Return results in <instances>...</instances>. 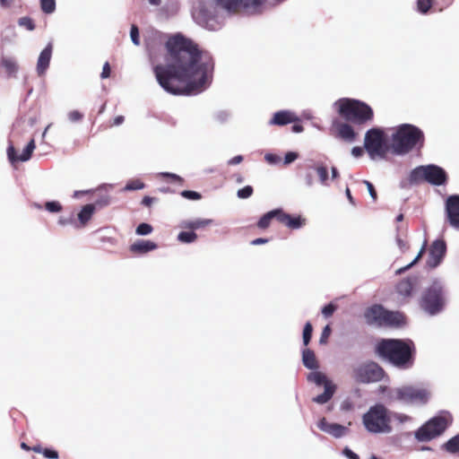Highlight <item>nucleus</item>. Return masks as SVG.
Segmentation results:
<instances>
[{
	"label": "nucleus",
	"instance_id": "nucleus-1",
	"mask_svg": "<svg viewBox=\"0 0 459 459\" xmlns=\"http://www.w3.org/2000/svg\"><path fill=\"white\" fill-rule=\"evenodd\" d=\"M166 65L153 68L159 84L175 95H189L204 91L214 68L212 58L203 56L198 45L177 33L165 43Z\"/></svg>",
	"mask_w": 459,
	"mask_h": 459
},
{
	"label": "nucleus",
	"instance_id": "nucleus-2",
	"mask_svg": "<svg viewBox=\"0 0 459 459\" xmlns=\"http://www.w3.org/2000/svg\"><path fill=\"white\" fill-rule=\"evenodd\" d=\"M374 353L381 360L404 370L414 365L416 347L410 339L383 338L376 343Z\"/></svg>",
	"mask_w": 459,
	"mask_h": 459
},
{
	"label": "nucleus",
	"instance_id": "nucleus-3",
	"mask_svg": "<svg viewBox=\"0 0 459 459\" xmlns=\"http://www.w3.org/2000/svg\"><path fill=\"white\" fill-rule=\"evenodd\" d=\"M423 143L424 134L419 127L411 124H403L392 135L391 149L394 154L404 155L417 144L421 147Z\"/></svg>",
	"mask_w": 459,
	"mask_h": 459
},
{
	"label": "nucleus",
	"instance_id": "nucleus-4",
	"mask_svg": "<svg viewBox=\"0 0 459 459\" xmlns=\"http://www.w3.org/2000/svg\"><path fill=\"white\" fill-rule=\"evenodd\" d=\"M335 105L338 107V113L341 117L356 125H363L371 121L374 117L372 108L360 100L341 99Z\"/></svg>",
	"mask_w": 459,
	"mask_h": 459
},
{
	"label": "nucleus",
	"instance_id": "nucleus-5",
	"mask_svg": "<svg viewBox=\"0 0 459 459\" xmlns=\"http://www.w3.org/2000/svg\"><path fill=\"white\" fill-rule=\"evenodd\" d=\"M362 422L365 429L373 434L390 433L392 431L389 411L381 403L371 406L363 415Z\"/></svg>",
	"mask_w": 459,
	"mask_h": 459
},
{
	"label": "nucleus",
	"instance_id": "nucleus-6",
	"mask_svg": "<svg viewBox=\"0 0 459 459\" xmlns=\"http://www.w3.org/2000/svg\"><path fill=\"white\" fill-rule=\"evenodd\" d=\"M364 318L369 325L399 326L404 322V316L400 312L385 309L382 305L375 304L364 311Z\"/></svg>",
	"mask_w": 459,
	"mask_h": 459
},
{
	"label": "nucleus",
	"instance_id": "nucleus-7",
	"mask_svg": "<svg viewBox=\"0 0 459 459\" xmlns=\"http://www.w3.org/2000/svg\"><path fill=\"white\" fill-rule=\"evenodd\" d=\"M446 305L444 287L434 281L421 294L420 307L428 314L434 316L443 310Z\"/></svg>",
	"mask_w": 459,
	"mask_h": 459
},
{
	"label": "nucleus",
	"instance_id": "nucleus-8",
	"mask_svg": "<svg viewBox=\"0 0 459 459\" xmlns=\"http://www.w3.org/2000/svg\"><path fill=\"white\" fill-rule=\"evenodd\" d=\"M429 392L417 385H405L394 388L390 394V399L409 404H426L429 399Z\"/></svg>",
	"mask_w": 459,
	"mask_h": 459
},
{
	"label": "nucleus",
	"instance_id": "nucleus-9",
	"mask_svg": "<svg viewBox=\"0 0 459 459\" xmlns=\"http://www.w3.org/2000/svg\"><path fill=\"white\" fill-rule=\"evenodd\" d=\"M351 377L356 383L371 384L382 381L387 374L378 363L368 360L354 367Z\"/></svg>",
	"mask_w": 459,
	"mask_h": 459
},
{
	"label": "nucleus",
	"instance_id": "nucleus-10",
	"mask_svg": "<svg viewBox=\"0 0 459 459\" xmlns=\"http://www.w3.org/2000/svg\"><path fill=\"white\" fill-rule=\"evenodd\" d=\"M411 182L427 181L434 186H441L446 183V172L437 165L419 166L410 175Z\"/></svg>",
	"mask_w": 459,
	"mask_h": 459
},
{
	"label": "nucleus",
	"instance_id": "nucleus-11",
	"mask_svg": "<svg viewBox=\"0 0 459 459\" xmlns=\"http://www.w3.org/2000/svg\"><path fill=\"white\" fill-rule=\"evenodd\" d=\"M364 148L371 159L385 158L387 152L385 132L381 128H371L367 131L364 139Z\"/></svg>",
	"mask_w": 459,
	"mask_h": 459
},
{
	"label": "nucleus",
	"instance_id": "nucleus-12",
	"mask_svg": "<svg viewBox=\"0 0 459 459\" xmlns=\"http://www.w3.org/2000/svg\"><path fill=\"white\" fill-rule=\"evenodd\" d=\"M448 427L446 417L437 416L423 424L415 432V438L420 442H428L439 437Z\"/></svg>",
	"mask_w": 459,
	"mask_h": 459
},
{
	"label": "nucleus",
	"instance_id": "nucleus-13",
	"mask_svg": "<svg viewBox=\"0 0 459 459\" xmlns=\"http://www.w3.org/2000/svg\"><path fill=\"white\" fill-rule=\"evenodd\" d=\"M332 131L334 137L347 143L355 142L358 135L352 126L346 122L334 121L332 126Z\"/></svg>",
	"mask_w": 459,
	"mask_h": 459
},
{
	"label": "nucleus",
	"instance_id": "nucleus-14",
	"mask_svg": "<svg viewBox=\"0 0 459 459\" xmlns=\"http://www.w3.org/2000/svg\"><path fill=\"white\" fill-rule=\"evenodd\" d=\"M446 251V245L443 239L435 240L429 250L427 264L430 268L437 267L443 260Z\"/></svg>",
	"mask_w": 459,
	"mask_h": 459
},
{
	"label": "nucleus",
	"instance_id": "nucleus-15",
	"mask_svg": "<svg viewBox=\"0 0 459 459\" xmlns=\"http://www.w3.org/2000/svg\"><path fill=\"white\" fill-rule=\"evenodd\" d=\"M264 0H216L217 4L229 13H237L241 8L256 7Z\"/></svg>",
	"mask_w": 459,
	"mask_h": 459
},
{
	"label": "nucleus",
	"instance_id": "nucleus-16",
	"mask_svg": "<svg viewBox=\"0 0 459 459\" xmlns=\"http://www.w3.org/2000/svg\"><path fill=\"white\" fill-rule=\"evenodd\" d=\"M446 214L450 225L459 229V195H451L446 199Z\"/></svg>",
	"mask_w": 459,
	"mask_h": 459
},
{
	"label": "nucleus",
	"instance_id": "nucleus-17",
	"mask_svg": "<svg viewBox=\"0 0 459 459\" xmlns=\"http://www.w3.org/2000/svg\"><path fill=\"white\" fill-rule=\"evenodd\" d=\"M36 148L34 139H31L26 147L23 149L22 153L21 155L16 154V150L13 145H10L7 148V156L9 160L13 164L18 161H27L30 159L33 151Z\"/></svg>",
	"mask_w": 459,
	"mask_h": 459
},
{
	"label": "nucleus",
	"instance_id": "nucleus-18",
	"mask_svg": "<svg viewBox=\"0 0 459 459\" xmlns=\"http://www.w3.org/2000/svg\"><path fill=\"white\" fill-rule=\"evenodd\" d=\"M317 427L324 432L332 435L334 437H341L346 434L348 429L338 423H330L326 420L325 418H322L318 423Z\"/></svg>",
	"mask_w": 459,
	"mask_h": 459
},
{
	"label": "nucleus",
	"instance_id": "nucleus-19",
	"mask_svg": "<svg viewBox=\"0 0 459 459\" xmlns=\"http://www.w3.org/2000/svg\"><path fill=\"white\" fill-rule=\"evenodd\" d=\"M418 284V278L416 276L408 277L400 281L396 287V292L403 297L409 299L411 297L414 288Z\"/></svg>",
	"mask_w": 459,
	"mask_h": 459
},
{
	"label": "nucleus",
	"instance_id": "nucleus-20",
	"mask_svg": "<svg viewBox=\"0 0 459 459\" xmlns=\"http://www.w3.org/2000/svg\"><path fill=\"white\" fill-rule=\"evenodd\" d=\"M53 46L48 43L47 47L40 52L37 62L38 75L42 76L48 70L52 56Z\"/></svg>",
	"mask_w": 459,
	"mask_h": 459
},
{
	"label": "nucleus",
	"instance_id": "nucleus-21",
	"mask_svg": "<svg viewBox=\"0 0 459 459\" xmlns=\"http://www.w3.org/2000/svg\"><path fill=\"white\" fill-rule=\"evenodd\" d=\"M298 121H299V119L295 113L290 110H281L274 113L273 117L270 120V125L285 126Z\"/></svg>",
	"mask_w": 459,
	"mask_h": 459
},
{
	"label": "nucleus",
	"instance_id": "nucleus-22",
	"mask_svg": "<svg viewBox=\"0 0 459 459\" xmlns=\"http://www.w3.org/2000/svg\"><path fill=\"white\" fill-rule=\"evenodd\" d=\"M278 221L291 230H297L305 225L306 220L301 216H291L280 209Z\"/></svg>",
	"mask_w": 459,
	"mask_h": 459
},
{
	"label": "nucleus",
	"instance_id": "nucleus-23",
	"mask_svg": "<svg viewBox=\"0 0 459 459\" xmlns=\"http://www.w3.org/2000/svg\"><path fill=\"white\" fill-rule=\"evenodd\" d=\"M96 211V205H92L88 204L81 209L78 213V221L79 224L76 225L77 228H83L87 225V223L91 220L93 213Z\"/></svg>",
	"mask_w": 459,
	"mask_h": 459
},
{
	"label": "nucleus",
	"instance_id": "nucleus-24",
	"mask_svg": "<svg viewBox=\"0 0 459 459\" xmlns=\"http://www.w3.org/2000/svg\"><path fill=\"white\" fill-rule=\"evenodd\" d=\"M157 248V245L151 240L140 239L130 246V251L134 254H144Z\"/></svg>",
	"mask_w": 459,
	"mask_h": 459
},
{
	"label": "nucleus",
	"instance_id": "nucleus-25",
	"mask_svg": "<svg viewBox=\"0 0 459 459\" xmlns=\"http://www.w3.org/2000/svg\"><path fill=\"white\" fill-rule=\"evenodd\" d=\"M0 65L4 69L9 77H14L18 72L19 65L13 57L2 56Z\"/></svg>",
	"mask_w": 459,
	"mask_h": 459
},
{
	"label": "nucleus",
	"instance_id": "nucleus-26",
	"mask_svg": "<svg viewBox=\"0 0 459 459\" xmlns=\"http://www.w3.org/2000/svg\"><path fill=\"white\" fill-rule=\"evenodd\" d=\"M279 213H280V209H274V210H272V211L266 212L257 221V223H256L257 228H259L260 230L268 229L273 219H275L278 221Z\"/></svg>",
	"mask_w": 459,
	"mask_h": 459
},
{
	"label": "nucleus",
	"instance_id": "nucleus-27",
	"mask_svg": "<svg viewBox=\"0 0 459 459\" xmlns=\"http://www.w3.org/2000/svg\"><path fill=\"white\" fill-rule=\"evenodd\" d=\"M302 362L307 368L317 369L319 368L315 352L310 349H305L302 351Z\"/></svg>",
	"mask_w": 459,
	"mask_h": 459
},
{
	"label": "nucleus",
	"instance_id": "nucleus-28",
	"mask_svg": "<svg viewBox=\"0 0 459 459\" xmlns=\"http://www.w3.org/2000/svg\"><path fill=\"white\" fill-rule=\"evenodd\" d=\"M335 392V385L333 384H326L325 386V392L313 398V401L319 404L327 403L333 395Z\"/></svg>",
	"mask_w": 459,
	"mask_h": 459
},
{
	"label": "nucleus",
	"instance_id": "nucleus-29",
	"mask_svg": "<svg viewBox=\"0 0 459 459\" xmlns=\"http://www.w3.org/2000/svg\"><path fill=\"white\" fill-rule=\"evenodd\" d=\"M212 222V221L208 219H196L194 221H185L182 227L194 231L195 230L205 228Z\"/></svg>",
	"mask_w": 459,
	"mask_h": 459
},
{
	"label": "nucleus",
	"instance_id": "nucleus-30",
	"mask_svg": "<svg viewBox=\"0 0 459 459\" xmlns=\"http://www.w3.org/2000/svg\"><path fill=\"white\" fill-rule=\"evenodd\" d=\"M307 380L309 382H313L316 384L317 385H324L325 386L326 384H333L331 381H329L325 375L319 371L311 372L307 376Z\"/></svg>",
	"mask_w": 459,
	"mask_h": 459
},
{
	"label": "nucleus",
	"instance_id": "nucleus-31",
	"mask_svg": "<svg viewBox=\"0 0 459 459\" xmlns=\"http://www.w3.org/2000/svg\"><path fill=\"white\" fill-rule=\"evenodd\" d=\"M32 451H34L36 453L42 454L46 458H48V459H57L58 458L57 451L50 449V448H42L39 445L34 446L32 447Z\"/></svg>",
	"mask_w": 459,
	"mask_h": 459
},
{
	"label": "nucleus",
	"instance_id": "nucleus-32",
	"mask_svg": "<svg viewBox=\"0 0 459 459\" xmlns=\"http://www.w3.org/2000/svg\"><path fill=\"white\" fill-rule=\"evenodd\" d=\"M445 449L449 453H458L459 452V434L450 438L445 445Z\"/></svg>",
	"mask_w": 459,
	"mask_h": 459
},
{
	"label": "nucleus",
	"instance_id": "nucleus-33",
	"mask_svg": "<svg viewBox=\"0 0 459 459\" xmlns=\"http://www.w3.org/2000/svg\"><path fill=\"white\" fill-rule=\"evenodd\" d=\"M316 174L322 185H328V169L326 166L318 165L316 167Z\"/></svg>",
	"mask_w": 459,
	"mask_h": 459
},
{
	"label": "nucleus",
	"instance_id": "nucleus-34",
	"mask_svg": "<svg viewBox=\"0 0 459 459\" xmlns=\"http://www.w3.org/2000/svg\"><path fill=\"white\" fill-rule=\"evenodd\" d=\"M197 238V235L193 231H181L178 236V239L182 243H192L195 241Z\"/></svg>",
	"mask_w": 459,
	"mask_h": 459
},
{
	"label": "nucleus",
	"instance_id": "nucleus-35",
	"mask_svg": "<svg viewBox=\"0 0 459 459\" xmlns=\"http://www.w3.org/2000/svg\"><path fill=\"white\" fill-rule=\"evenodd\" d=\"M40 8L47 14L54 13L56 10V0H40Z\"/></svg>",
	"mask_w": 459,
	"mask_h": 459
},
{
	"label": "nucleus",
	"instance_id": "nucleus-36",
	"mask_svg": "<svg viewBox=\"0 0 459 459\" xmlns=\"http://www.w3.org/2000/svg\"><path fill=\"white\" fill-rule=\"evenodd\" d=\"M432 4H433L432 0H418L417 1V10L420 13L426 14L432 7Z\"/></svg>",
	"mask_w": 459,
	"mask_h": 459
},
{
	"label": "nucleus",
	"instance_id": "nucleus-37",
	"mask_svg": "<svg viewBox=\"0 0 459 459\" xmlns=\"http://www.w3.org/2000/svg\"><path fill=\"white\" fill-rule=\"evenodd\" d=\"M144 187V183L141 181L140 179H133L127 182V184L125 186L126 191H134V190H140Z\"/></svg>",
	"mask_w": 459,
	"mask_h": 459
},
{
	"label": "nucleus",
	"instance_id": "nucleus-38",
	"mask_svg": "<svg viewBox=\"0 0 459 459\" xmlns=\"http://www.w3.org/2000/svg\"><path fill=\"white\" fill-rule=\"evenodd\" d=\"M160 176L169 183L178 184L179 186H182L184 183V179L181 177L173 173H161Z\"/></svg>",
	"mask_w": 459,
	"mask_h": 459
},
{
	"label": "nucleus",
	"instance_id": "nucleus-39",
	"mask_svg": "<svg viewBox=\"0 0 459 459\" xmlns=\"http://www.w3.org/2000/svg\"><path fill=\"white\" fill-rule=\"evenodd\" d=\"M313 326L310 322H307L303 329V343L307 346L312 337Z\"/></svg>",
	"mask_w": 459,
	"mask_h": 459
},
{
	"label": "nucleus",
	"instance_id": "nucleus-40",
	"mask_svg": "<svg viewBox=\"0 0 459 459\" xmlns=\"http://www.w3.org/2000/svg\"><path fill=\"white\" fill-rule=\"evenodd\" d=\"M18 24L22 27H25L28 30H34L36 27L33 20L28 16L20 18Z\"/></svg>",
	"mask_w": 459,
	"mask_h": 459
},
{
	"label": "nucleus",
	"instance_id": "nucleus-41",
	"mask_svg": "<svg viewBox=\"0 0 459 459\" xmlns=\"http://www.w3.org/2000/svg\"><path fill=\"white\" fill-rule=\"evenodd\" d=\"M254 189L251 186H246L238 190L237 195L240 199H247L253 195Z\"/></svg>",
	"mask_w": 459,
	"mask_h": 459
},
{
	"label": "nucleus",
	"instance_id": "nucleus-42",
	"mask_svg": "<svg viewBox=\"0 0 459 459\" xmlns=\"http://www.w3.org/2000/svg\"><path fill=\"white\" fill-rule=\"evenodd\" d=\"M45 208L50 212H59L62 211V205L57 201L47 202Z\"/></svg>",
	"mask_w": 459,
	"mask_h": 459
},
{
	"label": "nucleus",
	"instance_id": "nucleus-43",
	"mask_svg": "<svg viewBox=\"0 0 459 459\" xmlns=\"http://www.w3.org/2000/svg\"><path fill=\"white\" fill-rule=\"evenodd\" d=\"M152 231V227L148 223H141L136 228L138 235H148Z\"/></svg>",
	"mask_w": 459,
	"mask_h": 459
},
{
	"label": "nucleus",
	"instance_id": "nucleus-44",
	"mask_svg": "<svg viewBox=\"0 0 459 459\" xmlns=\"http://www.w3.org/2000/svg\"><path fill=\"white\" fill-rule=\"evenodd\" d=\"M130 37L134 45H140L139 30L138 27L134 24L131 26Z\"/></svg>",
	"mask_w": 459,
	"mask_h": 459
},
{
	"label": "nucleus",
	"instance_id": "nucleus-45",
	"mask_svg": "<svg viewBox=\"0 0 459 459\" xmlns=\"http://www.w3.org/2000/svg\"><path fill=\"white\" fill-rule=\"evenodd\" d=\"M110 204V197L106 195L101 198L97 199L92 205H96V210H100L105 206H108Z\"/></svg>",
	"mask_w": 459,
	"mask_h": 459
},
{
	"label": "nucleus",
	"instance_id": "nucleus-46",
	"mask_svg": "<svg viewBox=\"0 0 459 459\" xmlns=\"http://www.w3.org/2000/svg\"><path fill=\"white\" fill-rule=\"evenodd\" d=\"M181 195L186 199H190V200H199L201 199L202 195L195 192V191H191V190H184L181 192Z\"/></svg>",
	"mask_w": 459,
	"mask_h": 459
},
{
	"label": "nucleus",
	"instance_id": "nucleus-47",
	"mask_svg": "<svg viewBox=\"0 0 459 459\" xmlns=\"http://www.w3.org/2000/svg\"><path fill=\"white\" fill-rule=\"evenodd\" d=\"M336 309H337V306L333 305V303H330L323 307L322 314L325 317H330L333 316V314L335 312Z\"/></svg>",
	"mask_w": 459,
	"mask_h": 459
},
{
	"label": "nucleus",
	"instance_id": "nucleus-48",
	"mask_svg": "<svg viewBox=\"0 0 459 459\" xmlns=\"http://www.w3.org/2000/svg\"><path fill=\"white\" fill-rule=\"evenodd\" d=\"M68 118L71 122H79L83 118V114L79 110H72L68 113Z\"/></svg>",
	"mask_w": 459,
	"mask_h": 459
},
{
	"label": "nucleus",
	"instance_id": "nucleus-49",
	"mask_svg": "<svg viewBox=\"0 0 459 459\" xmlns=\"http://www.w3.org/2000/svg\"><path fill=\"white\" fill-rule=\"evenodd\" d=\"M425 251V247L423 246L420 249V251L419 252L418 255L415 257V259L411 263L409 264L408 265H406L405 267L403 268H401L397 271L398 273H401L404 271H406L407 269L411 268L412 265H414L422 256L423 253Z\"/></svg>",
	"mask_w": 459,
	"mask_h": 459
},
{
	"label": "nucleus",
	"instance_id": "nucleus-50",
	"mask_svg": "<svg viewBox=\"0 0 459 459\" xmlns=\"http://www.w3.org/2000/svg\"><path fill=\"white\" fill-rule=\"evenodd\" d=\"M331 334V328L329 325H326L324 329H323V332L321 333V336H320V340H319V342L320 343H326L327 342V339L329 338Z\"/></svg>",
	"mask_w": 459,
	"mask_h": 459
},
{
	"label": "nucleus",
	"instance_id": "nucleus-51",
	"mask_svg": "<svg viewBox=\"0 0 459 459\" xmlns=\"http://www.w3.org/2000/svg\"><path fill=\"white\" fill-rule=\"evenodd\" d=\"M364 183L367 186L368 193H369L370 196L372 197L373 201H377V191H376L373 184L368 180H365Z\"/></svg>",
	"mask_w": 459,
	"mask_h": 459
},
{
	"label": "nucleus",
	"instance_id": "nucleus-52",
	"mask_svg": "<svg viewBox=\"0 0 459 459\" xmlns=\"http://www.w3.org/2000/svg\"><path fill=\"white\" fill-rule=\"evenodd\" d=\"M297 158H298V154L296 152H287L284 157V163L290 164V163L293 162Z\"/></svg>",
	"mask_w": 459,
	"mask_h": 459
},
{
	"label": "nucleus",
	"instance_id": "nucleus-53",
	"mask_svg": "<svg viewBox=\"0 0 459 459\" xmlns=\"http://www.w3.org/2000/svg\"><path fill=\"white\" fill-rule=\"evenodd\" d=\"M110 71H111V69H110L109 63L106 62L104 64V65H103L102 72H101V74H100L101 78L102 79H106V78L109 77Z\"/></svg>",
	"mask_w": 459,
	"mask_h": 459
},
{
	"label": "nucleus",
	"instance_id": "nucleus-54",
	"mask_svg": "<svg viewBox=\"0 0 459 459\" xmlns=\"http://www.w3.org/2000/svg\"><path fill=\"white\" fill-rule=\"evenodd\" d=\"M394 417L395 420H397L401 423H404V422L411 420L410 416H408L406 414H403V413H394Z\"/></svg>",
	"mask_w": 459,
	"mask_h": 459
},
{
	"label": "nucleus",
	"instance_id": "nucleus-55",
	"mask_svg": "<svg viewBox=\"0 0 459 459\" xmlns=\"http://www.w3.org/2000/svg\"><path fill=\"white\" fill-rule=\"evenodd\" d=\"M343 454L349 458V459H359V455L355 454L353 451H351L350 448L345 447L343 450Z\"/></svg>",
	"mask_w": 459,
	"mask_h": 459
},
{
	"label": "nucleus",
	"instance_id": "nucleus-56",
	"mask_svg": "<svg viewBox=\"0 0 459 459\" xmlns=\"http://www.w3.org/2000/svg\"><path fill=\"white\" fill-rule=\"evenodd\" d=\"M351 154L354 157L359 158V157L362 156L363 149L361 147H359V146L353 147L352 150H351Z\"/></svg>",
	"mask_w": 459,
	"mask_h": 459
},
{
	"label": "nucleus",
	"instance_id": "nucleus-57",
	"mask_svg": "<svg viewBox=\"0 0 459 459\" xmlns=\"http://www.w3.org/2000/svg\"><path fill=\"white\" fill-rule=\"evenodd\" d=\"M269 242V239L268 238H257L255 239H253L251 241V245H254V246H257V245H262V244H265Z\"/></svg>",
	"mask_w": 459,
	"mask_h": 459
},
{
	"label": "nucleus",
	"instance_id": "nucleus-58",
	"mask_svg": "<svg viewBox=\"0 0 459 459\" xmlns=\"http://www.w3.org/2000/svg\"><path fill=\"white\" fill-rule=\"evenodd\" d=\"M242 160H243V157H242L241 155H238V156L233 157V158L229 161V164H230V165H236V164L240 163Z\"/></svg>",
	"mask_w": 459,
	"mask_h": 459
},
{
	"label": "nucleus",
	"instance_id": "nucleus-59",
	"mask_svg": "<svg viewBox=\"0 0 459 459\" xmlns=\"http://www.w3.org/2000/svg\"><path fill=\"white\" fill-rule=\"evenodd\" d=\"M154 201V198L150 196H144L142 200V204L145 206H151Z\"/></svg>",
	"mask_w": 459,
	"mask_h": 459
},
{
	"label": "nucleus",
	"instance_id": "nucleus-60",
	"mask_svg": "<svg viewBox=\"0 0 459 459\" xmlns=\"http://www.w3.org/2000/svg\"><path fill=\"white\" fill-rule=\"evenodd\" d=\"M14 0H0V6L3 8H9L13 4Z\"/></svg>",
	"mask_w": 459,
	"mask_h": 459
},
{
	"label": "nucleus",
	"instance_id": "nucleus-61",
	"mask_svg": "<svg viewBox=\"0 0 459 459\" xmlns=\"http://www.w3.org/2000/svg\"><path fill=\"white\" fill-rule=\"evenodd\" d=\"M124 120H125V118L123 116H117L114 118V121L111 124V126H119L124 122Z\"/></svg>",
	"mask_w": 459,
	"mask_h": 459
},
{
	"label": "nucleus",
	"instance_id": "nucleus-62",
	"mask_svg": "<svg viewBox=\"0 0 459 459\" xmlns=\"http://www.w3.org/2000/svg\"><path fill=\"white\" fill-rule=\"evenodd\" d=\"M303 130H304V127H303V126H302V125H300V124H296V123H295V124L292 126V131H293L294 133H301V132H303Z\"/></svg>",
	"mask_w": 459,
	"mask_h": 459
},
{
	"label": "nucleus",
	"instance_id": "nucleus-63",
	"mask_svg": "<svg viewBox=\"0 0 459 459\" xmlns=\"http://www.w3.org/2000/svg\"><path fill=\"white\" fill-rule=\"evenodd\" d=\"M331 171L333 179H336L339 178V172L335 167H332Z\"/></svg>",
	"mask_w": 459,
	"mask_h": 459
},
{
	"label": "nucleus",
	"instance_id": "nucleus-64",
	"mask_svg": "<svg viewBox=\"0 0 459 459\" xmlns=\"http://www.w3.org/2000/svg\"><path fill=\"white\" fill-rule=\"evenodd\" d=\"M346 195H347V198L349 199V201H350L351 204H354L353 197H352L351 193V190H350L349 188H346Z\"/></svg>",
	"mask_w": 459,
	"mask_h": 459
}]
</instances>
